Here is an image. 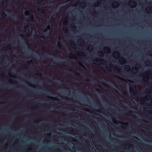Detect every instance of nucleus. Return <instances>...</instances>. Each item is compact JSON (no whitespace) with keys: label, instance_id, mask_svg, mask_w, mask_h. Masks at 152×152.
<instances>
[{"label":"nucleus","instance_id":"nucleus-1","mask_svg":"<svg viewBox=\"0 0 152 152\" xmlns=\"http://www.w3.org/2000/svg\"><path fill=\"white\" fill-rule=\"evenodd\" d=\"M94 63L95 64H97V62H99L102 65H105L106 64L105 62L102 59L96 58L93 61Z\"/></svg>","mask_w":152,"mask_h":152},{"label":"nucleus","instance_id":"nucleus-2","mask_svg":"<svg viewBox=\"0 0 152 152\" xmlns=\"http://www.w3.org/2000/svg\"><path fill=\"white\" fill-rule=\"evenodd\" d=\"M113 55L114 57L117 59H118L120 57V54L118 52H114L113 53Z\"/></svg>","mask_w":152,"mask_h":152},{"label":"nucleus","instance_id":"nucleus-3","mask_svg":"<svg viewBox=\"0 0 152 152\" xmlns=\"http://www.w3.org/2000/svg\"><path fill=\"white\" fill-rule=\"evenodd\" d=\"M119 63L121 64H124L127 62L126 59L122 57L119 58Z\"/></svg>","mask_w":152,"mask_h":152},{"label":"nucleus","instance_id":"nucleus-4","mask_svg":"<svg viewBox=\"0 0 152 152\" xmlns=\"http://www.w3.org/2000/svg\"><path fill=\"white\" fill-rule=\"evenodd\" d=\"M104 50L105 53L107 54L110 53L111 50L110 48L108 47H105L104 48Z\"/></svg>","mask_w":152,"mask_h":152},{"label":"nucleus","instance_id":"nucleus-5","mask_svg":"<svg viewBox=\"0 0 152 152\" xmlns=\"http://www.w3.org/2000/svg\"><path fill=\"white\" fill-rule=\"evenodd\" d=\"M124 69L127 72H129L131 70L132 73H133L132 69H131V67L129 66L125 65L124 67Z\"/></svg>","mask_w":152,"mask_h":152},{"label":"nucleus","instance_id":"nucleus-6","mask_svg":"<svg viewBox=\"0 0 152 152\" xmlns=\"http://www.w3.org/2000/svg\"><path fill=\"white\" fill-rule=\"evenodd\" d=\"M112 5L113 8H116L119 6L120 4L118 2L115 1L113 3Z\"/></svg>","mask_w":152,"mask_h":152},{"label":"nucleus","instance_id":"nucleus-7","mask_svg":"<svg viewBox=\"0 0 152 152\" xmlns=\"http://www.w3.org/2000/svg\"><path fill=\"white\" fill-rule=\"evenodd\" d=\"M87 4L84 1H82L80 3V6L82 8H84L87 6Z\"/></svg>","mask_w":152,"mask_h":152},{"label":"nucleus","instance_id":"nucleus-8","mask_svg":"<svg viewBox=\"0 0 152 152\" xmlns=\"http://www.w3.org/2000/svg\"><path fill=\"white\" fill-rule=\"evenodd\" d=\"M70 44L72 45V47L74 49H77V47L76 46V45L75 43L74 42L72 41L71 40L70 41Z\"/></svg>","mask_w":152,"mask_h":152},{"label":"nucleus","instance_id":"nucleus-9","mask_svg":"<svg viewBox=\"0 0 152 152\" xmlns=\"http://www.w3.org/2000/svg\"><path fill=\"white\" fill-rule=\"evenodd\" d=\"M79 45L80 46H83L84 45V42L83 39H79L78 40Z\"/></svg>","mask_w":152,"mask_h":152},{"label":"nucleus","instance_id":"nucleus-10","mask_svg":"<svg viewBox=\"0 0 152 152\" xmlns=\"http://www.w3.org/2000/svg\"><path fill=\"white\" fill-rule=\"evenodd\" d=\"M128 5L132 8L133 7V0H130L128 3Z\"/></svg>","mask_w":152,"mask_h":152},{"label":"nucleus","instance_id":"nucleus-11","mask_svg":"<svg viewBox=\"0 0 152 152\" xmlns=\"http://www.w3.org/2000/svg\"><path fill=\"white\" fill-rule=\"evenodd\" d=\"M63 23L64 25H67L68 23V20L66 18H64L63 19Z\"/></svg>","mask_w":152,"mask_h":152},{"label":"nucleus","instance_id":"nucleus-12","mask_svg":"<svg viewBox=\"0 0 152 152\" xmlns=\"http://www.w3.org/2000/svg\"><path fill=\"white\" fill-rule=\"evenodd\" d=\"M77 53L79 56H85V53L84 52H81L80 51H78L77 52Z\"/></svg>","mask_w":152,"mask_h":152},{"label":"nucleus","instance_id":"nucleus-13","mask_svg":"<svg viewBox=\"0 0 152 152\" xmlns=\"http://www.w3.org/2000/svg\"><path fill=\"white\" fill-rule=\"evenodd\" d=\"M100 4V2L99 1H97L94 3V5L95 7H98L99 6Z\"/></svg>","mask_w":152,"mask_h":152},{"label":"nucleus","instance_id":"nucleus-14","mask_svg":"<svg viewBox=\"0 0 152 152\" xmlns=\"http://www.w3.org/2000/svg\"><path fill=\"white\" fill-rule=\"evenodd\" d=\"M112 121L113 123L115 124H119V121L114 118H113Z\"/></svg>","mask_w":152,"mask_h":152},{"label":"nucleus","instance_id":"nucleus-15","mask_svg":"<svg viewBox=\"0 0 152 152\" xmlns=\"http://www.w3.org/2000/svg\"><path fill=\"white\" fill-rule=\"evenodd\" d=\"M23 28L25 30L24 33L25 32V31H28V26L27 25H26L24 26Z\"/></svg>","mask_w":152,"mask_h":152},{"label":"nucleus","instance_id":"nucleus-16","mask_svg":"<svg viewBox=\"0 0 152 152\" xmlns=\"http://www.w3.org/2000/svg\"><path fill=\"white\" fill-rule=\"evenodd\" d=\"M25 14L26 15H30V12L29 11L26 10L24 12Z\"/></svg>","mask_w":152,"mask_h":152},{"label":"nucleus","instance_id":"nucleus-17","mask_svg":"<svg viewBox=\"0 0 152 152\" xmlns=\"http://www.w3.org/2000/svg\"><path fill=\"white\" fill-rule=\"evenodd\" d=\"M79 3V2H77V3L75 2V3H73V6L74 7H76L77 6V5Z\"/></svg>","mask_w":152,"mask_h":152},{"label":"nucleus","instance_id":"nucleus-18","mask_svg":"<svg viewBox=\"0 0 152 152\" xmlns=\"http://www.w3.org/2000/svg\"><path fill=\"white\" fill-rule=\"evenodd\" d=\"M47 29L48 30H49L50 29V27L49 25H48L47 27L45 28L44 31V32Z\"/></svg>","mask_w":152,"mask_h":152},{"label":"nucleus","instance_id":"nucleus-19","mask_svg":"<svg viewBox=\"0 0 152 152\" xmlns=\"http://www.w3.org/2000/svg\"><path fill=\"white\" fill-rule=\"evenodd\" d=\"M1 16L3 17H5L7 15L5 13L3 12L2 13Z\"/></svg>","mask_w":152,"mask_h":152},{"label":"nucleus","instance_id":"nucleus-20","mask_svg":"<svg viewBox=\"0 0 152 152\" xmlns=\"http://www.w3.org/2000/svg\"><path fill=\"white\" fill-rule=\"evenodd\" d=\"M63 29L64 30V32H65V31H67V29L66 27H65V26L64 27H63Z\"/></svg>","mask_w":152,"mask_h":152},{"label":"nucleus","instance_id":"nucleus-21","mask_svg":"<svg viewBox=\"0 0 152 152\" xmlns=\"http://www.w3.org/2000/svg\"><path fill=\"white\" fill-rule=\"evenodd\" d=\"M113 66V65L112 64H110V65H109V66L110 67V71H111Z\"/></svg>","mask_w":152,"mask_h":152},{"label":"nucleus","instance_id":"nucleus-22","mask_svg":"<svg viewBox=\"0 0 152 152\" xmlns=\"http://www.w3.org/2000/svg\"><path fill=\"white\" fill-rule=\"evenodd\" d=\"M32 61V60H28L27 61V63L29 64H30Z\"/></svg>","mask_w":152,"mask_h":152},{"label":"nucleus","instance_id":"nucleus-23","mask_svg":"<svg viewBox=\"0 0 152 152\" xmlns=\"http://www.w3.org/2000/svg\"><path fill=\"white\" fill-rule=\"evenodd\" d=\"M47 135H48L50 136L52 135V133L51 132L48 133H47Z\"/></svg>","mask_w":152,"mask_h":152},{"label":"nucleus","instance_id":"nucleus-24","mask_svg":"<svg viewBox=\"0 0 152 152\" xmlns=\"http://www.w3.org/2000/svg\"><path fill=\"white\" fill-rule=\"evenodd\" d=\"M29 18L31 20H33V18L31 15L29 16Z\"/></svg>","mask_w":152,"mask_h":152},{"label":"nucleus","instance_id":"nucleus-25","mask_svg":"<svg viewBox=\"0 0 152 152\" xmlns=\"http://www.w3.org/2000/svg\"><path fill=\"white\" fill-rule=\"evenodd\" d=\"M41 12L43 14L45 12V10L44 9L42 10L41 11Z\"/></svg>","mask_w":152,"mask_h":152},{"label":"nucleus","instance_id":"nucleus-26","mask_svg":"<svg viewBox=\"0 0 152 152\" xmlns=\"http://www.w3.org/2000/svg\"><path fill=\"white\" fill-rule=\"evenodd\" d=\"M44 0H38V2H43L44 1Z\"/></svg>","mask_w":152,"mask_h":152},{"label":"nucleus","instance_id":"nucleus-27","mask_svg":"<svg viewBox=\"0 0 152 152\" xmlns=\"http://www.w3.org/2000/svg\"><path fill=\"white\" fill-rule=\"evenodd\" d=\"M38 122H39L38 121H34V123H35V124H37L38 123Z\"/></svg>","mask_w":152,"mask_h":152},{"label":"nucleus","instance_id":"nucleus-28","mask_svg":"<svg viewBox=\"0 0 152 152\" xmlns=\"http://www.w3.org/2000/svg\"><path fill=\"white\" fill-rule=\"evenodd\" d=\"M144 102V101L143 100L141 99V103L143 104Z\"/></svg>","mask_w":152,"mask_h":152},{"label":"nucleus","instance_id":"nucleus-29","mask_svg":"<svg viewBox=\"0 0 152 152\" xmlns=\"http://www.w3.org/2000/svg\"><path fill=\"white\" fill-rule=\"evenodd\" d=\"M25 35L26 36H29V34L27 32L26 33Z\"/></svg>","mask_w":152,"mask_h":152},{"label":"nucleus","instance_id":"nucleus-30","mask_svg":"<svg viewBox=\"0 0 152 152\" xmlns=\"http://www.w3.org/2000/svg\"><path fill=\"white\" fill-rule=\"evenodd\" d=\"M130 90H131V92H132V91H133V89H132V87H131V88H130Z\"/></svg>","mask_w":152,"mask_h":152},{"label":"nucleus","instance_id":"nucleus-31","mask_svg":"<svg viewBox=\"0 0 152 152\" xmlns=\"http://www.w3.org/2000/svg\"><path fill=\"white\" fill-rule=\"evenodd\" d=\"M143 76V74H141L140 75V77H142Z\"/></svg>","mask_w":152,"mask_h":152},{"label":"nucleus","instance_id":"nucleus-32","mask_svg":"<svg viewBox=\"0 0 152 152\" xmlns=\"http://www.w3.org/2000/svg\"><path fill=\"white\" fill-rule=\"evenodd\" d=\"M47 97L49 98H52V97L51 96H48Z\"/></svg>","mask_w":152,"mask_h":152},{"label":"nucleus","instance_id":"nucleus-33","mask_svg":"<svg viewBox=\"0 0 152 152\" xmlns=\"http://www.w3.org/2000/svg\"><path fill=\"white\" fill-rule=\"evenodd\" d=\"M97 91H99H99H101V90H100V89H97Z\"/></svg>","mask_w":152,"mask_h":152},{"label":"nucleus","instance_id":"nucleus-34","mask_svg":"<svg viewBox=\"0 0 152 152\" xmlns=\"http://www.w3.org/2000/svg\"><path fill=\"white\" fill-rule=\"evenodd\" d=\"M46 140H43V142H44L46 143Z\"/></svg>","mask_w":152,"mask_h":152},{"label":"nucleus","instance_id":"nucleus-35","mask_svg":"<svg viewBox=\"0 0 152 152\" xmlns=\"http://www.w3.org/2000/svg\"><path fill=\"white\" fill-rule=\"evenodd\" d=\"M72 0H68L67 1V2H68L69 1H72Z\"/></svg>","mask_w":152,"mask_h":152},{"label":"nucleus","instance_id":"nucleus-36","mask_svg":"<svg viewBox=\"0 0 152 152\" xmlns=\"http://www.w3.org/2000/svg\"><path fill=\"white\" fill-rule=\"evenodd\" d=\"M7 46L9 48H10V45H7Z\"/></svg>","mask_w":152,"mask_h":152},{"label":"nucleus","instance_id":"nucleus-37","mask_svg":"<svg viewBox=\"0 0 152 152\" xmlns=\"http://www.w3.org/2000/svg\"><path fill=\"white\" fill-rule=\"evenodd\" d=\"M115 69L117 70H118V69H117V67H115Z\"/></svg>","mask_w":152,"mask_h":152},{"label":"nucleus","instance_id":"nucleus-38","mask_svg":"<svg viewBox=\"0 0 152 152\" xmlns=\"http://www.w3.org/2000/svg\"><path fill=\"white\" fill-rule=\"evenodd\" d=\"M44 36H41V37L42 38H44Z\"/></svg>","mask_w":152,"mask_h":152},{"label":"nucleus","instance_id":"nucleus-39","mask_svg":"<svg viewBox=\"0 0 152 152\" xmlns=\"http://www.w3.org/2000/svg\"><path fill=\"white\" fill-rule=\"evenodd\" d=\"M8 75L9 76H10V77H12L11 76V74H10V73H9L8 74Z\"/></svg>","mask_w":152,"mask_h":152},{"label":"nucleus","instance_id":"nucleus-40","mask_svg":"<svg viewBox=\"0 0 152 152\" xmlns=\"http://www.w3.org/2000/svg\"><path fill=\"white\" fill-rule=\"evenodd\" d=\"M87 81L88 82H89L90 81V80L89 79H87Z\"/></svg>","mask_w":152,"mask_h":152},{"label":"nucleus","instance_id":"nucleus-41","mask_svg":"<svg viewBox=\"0 0 152 152\" xmlns=\"http://www.w3.org/2000/svg\"><path fill=\"white\" fill-rule=\"evenodd\" d=\"M121 123L123 124H125L124 123H122V122H121Z\"/></svg>","mask_w":152,"mask_h":152},{"label":"nucleus","instance_id":"nucleus-42","mask_svg":"<svg viewBox=\"0 0 152 152\" xmlns=\"http://www.w3.org/2000/svg\"><path fill=\"white\" fill-rule=\"evenodd\" d=\"M133 3H134H134H135L134 2V1Z\"/></svg>","mask_w":152,"mask_h":152},{"label":"nucleus","instance_id":"nucleus-43","mask_svg":"<svg viewBox=\"0 0 152 152\" xmlns=\"http://www.w3.org/2000/svg\"><path fill=\"white\" fill-rule=\"evenodd\" d=\"M139 81H141V79H139Z\"/></svg>","mask_w":152,"mask_h":152},{"label":"nucleus","instance_id":"nucleus-44","mask_svg":"<svg viewBox=\"0 0 152 152\" xmlns=\"http://www.w3.org/2000/svg\"><path fill=\"white\" fill-rule=\"evenodd\" d=\"M143 121L144 122H145V119H143Z\"/></svg>","mask_w":152,"mask_h":152},{"label":"nucleus","instance_id":"nucleus-45","mask_svg":"<svg viewBox=\"0 0 152 152\" xmlns=\"http://www.w3.org/2000/svg\"><path fill=\"white\" fill-rule=\"evenodd\" d=\"M42 48H43V50H44V48H43V47H42Z\"/></svg>","mask_w":152,"mask_h":152},{"label":"nucleus","instance_id":"nucleus-46","mask_svg":"<svg viewBox=\"0 0 152 152\" xmlns=\"http://www.w3.org/2000/svg\"><path fill=\"white\" fill-rule=\"evenodd\" d=\"M133 87H134V88H135V86H134H134H133Z\"/></svg>","mask_w":152,"mask_h":152},{"label":"nucleus","instance_id":"nucleus-47","mask_svg":"<svg viewBox=\"0 0 152 152\" xmlns=\"http://www.w3.org/2000/svg\"><path fill=\"white\" fill-rule=\"evenodd\" d=\"M142 109H143V110H145V108L143 109V108H142Z\"/></svg>","mask_w":152,"mask_h":152},{"label":"nucleus","instance_id":"nucleus-48","mask_svg":"<svg viewBox=\"0 0 152 152\" xmlns=\"http://www.w3.org/2000/svg\"><path fill=\"white\" fill-rule=\"evenodd\" d=\"M148 113H149V112H150V111H148Z\"/></svg>","mask_w":152,"mask_h":152},{"label":"nucleus","instance_id":"nucleus-49","mask_svg":"<svg viewBox=\"0 0 152 152\" xmlns=\"http://www.w3.org/2000/svg\"><path fill=\"white\" fill-rule=\"evenodd\" d=\"M124 94H125L126 93V92H124Z\"/></svg>","mask_w":152,"mask_h":152},{"label":"nucleus","instance_id":"nucleus-50","mask_svg":"<svg viewBox=\"0 0 152 152\" xmlns=\"http://www.w3.org/2000/svg\"><path fill=\"white\" fill-rule=\"evenodd\" d=\"M133 114H134V113Z\"/></svg>","mask_w":152,"mask_h":152},{"label":"nucleus","instance_id":"nucleus-51","mask_svg":"<svg viewBox=\"0 0 152 152\" xmlns=\"http://www.w3.org/2000/svg\"><path fill=\"white\" fill-rule=\"evenodd\" d=\"M140 64H139L138 65V66H140Z\"/></svg>","mask_w":152,"mask_h":152},{"label":"nucleus","instance_id":"nucleus-52","mask_svg":"<svg viewBox=\"0 0 152 152\" xmlns=\"http://www.w3.org/2000/svg\"><path fill=\"white\" fill-rule=\"evenodd\" d=\"M133 126H134V124Z\"/></svg>","mask_w":152,"mask_h":152},{"label":"nucleus","instance_id":"nucleus-53","mask_svg":"<svg viewBox=\"0 0 152 152\" xmlns=\"http://www.w3.org/2000/svg\"><path fill=\"white\" fill-rule=\"evenodd\" d=\"M5 147H6V145L5 146Z\"/></svg>","mask_w":152,"mask_h":152},{"label":"nucleus","instance_id":"nucleus-54","mask_svg":"<svg viewBox=\"0 0 152 152\" xmlns=\"http://www.w3.org/2000/svg\"><path fill=\"white\" fill-rule=\"evenodd\" d=\"M145 98H147V96H146V97H145Z\"/></svg>","mask_w":152,"mask_h":152},{"label":"nucleus","instance_id":"nucleus-55","mask_svg":"<svg viewBox=\"0 0 152 152\" xmlns=\"http://www.w3.org/2000/svg\"><path fill=\"white\" fill-rule=\"evenodd\" d=\"M133 134H134V132Z\"/></svg>","mask_w":152,"mask_h":152},{"label":"nucleus","instance_id":"nucleus-56","mask_svg":"<svg viewBox=\"0 0 152 152\" xmlns=\"http://www.w3.org/2000/svg\"><path fill=\"white\" fill-rule=\"evenodd\" d=\"M133 152H134V151H133Z\"/></svg>","mask_w":152,"mask_h":152},{"label":"nucleus","instance_id":"nucleus-57","mask_svg":"<svg viewBox=\"0 0 152 152\" xmlns=\"http://www.w3.org/2000/svg\"><path fill=\"white\" fill-rule=\"evenodd\" d=\"M133 25H134V23L133 24Z\"/></svg>","mask_w":152,"mask_h":152},{"label":"nucleus","instance_id":"nucleus-58","mask_svg":"<svg viewBox=\"0 0 152 152\" xmlns=\"http://www.w3.org/2000/svg\"><path fill=\"white\" fill-rule=\"evenodd\" d=\"M133 48H134V47Z\"/></svg>","mask_w":152,"mask_h":152},{"label":"nucleus","instance_id":"nucleus-59","mask_svg":"<svg viewBox=\"0 0 152 152\" xmlns=\"http://www.w3.org/2000/svg\"><path fill=\"white\" fill-rule=\"evenodd\" d=\"M133 58H134V57Z\"/></svg>","mask_w":152,"mask_h":152},{"label":"nucleus","instance_id":"nucleus-60","mask_svg":"<svg viewBox=\"0 0 152 152\" xmlns=\"http://www.w3.org/2000/svg\"><path fill=\"white\" fill-rule=\"evenodd\" d=\"M133 72H134V70L133 71Z\"/></svg>","mask_w":152,"mask_h":152},{"label":"nucleus","instance_id":"nucleus-61","mask_svg":"<svg viewBox=\"0 0 152 152\" xmlns=\"http://www.w3.org/2000/svg\"><path fill=\"white\" fill-rule=\"evenodd\" d=\"M133 94H134V92L133 93Z\"/></svg>","mask_w":152,"mask_h":152},{"label":"nucleus","instance_id":"nucleus-62","mask_svg":"<svg viewBox=\"0 0 152 152\" xmlns=\"http://www.w3.org/2000/svg\"><path fill=\"white\" fill-rule=\"evenodd\" d=\"M133 143H134V142H133Z\"/></svg>","mask_w":152,"mask_h":152}]
</instances>
